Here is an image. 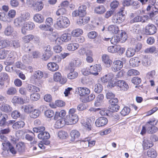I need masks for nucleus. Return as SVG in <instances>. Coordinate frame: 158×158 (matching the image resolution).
Returning a JSON list of instances; mask_svg holds the SVG:
<instances>
[{
    "instance_id": "1",
    "label": "nucleus",
    "mask_w": 158,
    "mask_h": 158,
    "mask_svg": "<svg viewBox=\"0 0 158 158\" xmlns=\"http://www.w3.org/2000/svg\"><path fill=\"white\" fill-rule=\"evenodd\" d=\"M70 24V21L68 18L65 16H61L57 19L54 26L57 29H61L67 28Z\"/></svg>"
},
{
    "instance_id": "2",
    "label": "nucleus",
    "mask_w": 158,
    "mask_h": 158,
    "mask_svg": "<svg viewBox=\"0 0 158 158\" xmlns=\"http://www.w3.org/2000/svg\"><path fill=\"white\" fill-rule=\"evenodd\" d=\"M26 3L36 12L41 11L44 6L42 1L39 0H26Z\"/></svg>"
},
{
    "instance_id": "3",
    "label": "nucleus",
    "mask_w": 158,
    "mask_h": 158,
    "mask_svg": "<svg viewBox=\"0 0 158 158\" xmlns=\"http://www.w3.org/2000/svg\"><path fill=\"white\" fill-rule=\"evenodd\" d=\"M102 67L100 64H96L94 66H91L89 69V71H86V69H83L82 70L83 74L84 75H89V73L94 75L97 76L98 74V72L101 71Z\"/></svg>"
},
{
    "instance_id": "4",
    "label": "nucleus",
    "mask_w": 158,
    "mask_h": 158,
    "mask_svg": "<svg viewBox=\"0 0 158 158\" xmlns=\"http://www.w3.org/2000/svg\"><path fill=\"white\" fill-rule=\"evenodd\" d=\"M114 76L112 73H110L101 77L100 79L101 81L103 83L108 82V85L110 87H114Z\"/></svg>"
},
{
    "instance_id": "5",
    "label": "nucleus",
    "mask_w": 158,
    "mask_h": 158,
    "mask_svg": "<svg viewBox=\"0 0 158 158\" xmlns=\"http://www.w3.org/2000/svg\"><path fill=\"white\" fill-rule=\"evenodd\" d=\"M156 120L153 119L148 122L146 124V127L147 128V131L148 133L149 134H152L156 132L158 130L157 128L155 126L157 123V121L154 123Z\"/></svg>"
},
{
    "instance_id": "6",
    "label": "nucleus",
    "mask_w": 158,
    "mask_h": 158,
    "mask_svg": "<svg viewBox=\"0 0 158 158\" xmlns=\"http://www.w3.org/2000/svg\"><path fill=\"white\" fill-rule=\"evenodd\" d=\"M126 62V60L122 59V60H114L111 67L112 71L116 72L120 70L123 67V62Z\"/></svg>"
},
{
    "instance_id": "7",
    "label": "nucleus",
    "mask_w": 158,
    "mask_h": 158,
    "mask_svg": "<svg viewBox=\"0 0 158 158\" xmlns=\"http://www.w3.org/2000/svg\"><path fill=\"white\" fill-rule=\"evenodd\" d=\"M35 27L34 23L31 22H26L23 25L21 30L22 33L24 35L26 34L28 31L33 29Z\"/></svg>"
},
{
    "instance_id": "8",
    "label": "nucleus",
    "mask_w": 158,
    "mask_h": 158,
    "mask_svg": "<svg viewBox=\"0 0 158 158\" xmlns=\"http://www.w3.org/2000/svg\"><path fill=\"white\" fill-rule=\"evenodd\" d=\"M145 30L146 35H152L156 32V28L154 25L149 23L145 27Z\"/></svg>"
},
{
    "instance_id": "9",
    "label": "nucleus",
    "mask_w": 158,
    "mask_h": 158,
    "mask_svg": "<svg viewBox=\"0 0 158 158\" xmlns=\"http://www.w3.org/2000/svg\"><path fill=\"white\" fill-rule=\"evenodd\" d=\"M5 35L6 36H13L14 38L17 35V32L13 27L10 25L8 26L5 29L4 32Z\"/></svg>"
},
{
    "instance_id": "10",
    "label": "nucleus",
    "mask_w": 158,
    "mask_h": 158,
    "mask_svg": "<svg viewBox=\"0 0 158 158\" xmlns=\"http://www.w3.org/2000/svg\"><path fill=\"white\" fill-rule=\"evenodd\" d=\"M115 84L114 87L117 86L118 88L120 89L121 90L123 91L127 90L129 86L123 80H119L116 82L114 81Z\"/></svg>"
},
{
    "instance_id": "11",
    "label": "nucleus",
    "mask_w": 158,
    "mask_h": 158,
    "mask_svg": "<svg viewBox=\"0 0 158 158\" xmlns=\"http://www.w3.org/2000/svg\"><path fill=\"white\" fill-rule=\"evenodd\" d=\"M76 91L78 92L79 95L82 97L87 96L90 93V90L88 88L85 87L77 88Z\"/></svg>"
},
{
    "instance_id": "12",
    "label": "nucleus",
    "mask_w": 158,
    "mask_h": 158,
    "mask_svg": "<svg viewBox=\"0 0 158 158\" xmlns=\"http://www.w3.org/2000/svg\"><path fill=\"white\" fill-rule=\"evenodd\" d=\"M107 122L108 120L106 118L102 117L98 118L96 120L95 124L97 127H102L106 125Z\"/></svg>"
},
{
    "instance_id": "13",
    "label": "nucleus",
    "mask_w": 158,
    "mask_h": 158,
    "mask_svg": "<svg viewBox=\"0 0 158 158\" xmlns=\"http://www.w3.org/2000/svg\"><path fill=\"white\" fill-rule=\"evenodd\" d=\"M78 119L77 115H67L66 121L70 125L76 123L78 121Z\"/></svg>"
},
{
    "instance_id": "14",
    "label": "nucleus",
    "mask_w": 158,
    "mask_h": 158,
    "mask_svg": "<svg viewBox=\"0 0 158 158\" xmlns=\"http://www.w3.org/2000/svg\"><path fill=\"white\" fill-rule=\"evenodd\" d=\"M2 145L4 147V149L6 150L9 149L10 152L13 154L16 153L17 151L14 148L11 144L9 142H5L2 143Z\"/></svg>"
},
{
    "instance_id": "15",
    "label": "nucleus",
    "mask_w": 158,
    "mask_h": 158,
    "mask_svg": "<svg viewBox=\"0 0 158 158\" xmlns=\"http://www.w3.org/2000/svg\"><path fill=\"white\" fill-rule=\"evenodd\" d=\"M104 96L103 94H100L98 95L96 98V100L94 102V105L96 106H101L102 104Z\"/></svg>"
},
{
    "instance_id": "16",
    "label": "nucleus",
    "mask_w": 158,
    "mask_h": 158,
    "mask_svg": "<svg viewBox=\"0 0 158 158\" xmlns=\"http://www.w3.org/2000/svg\"><path fill=\"white\" fill-rule=\"evenodd\" d=\"M79 47L78 44L72 42L68 44L67 46V49L70 51H74L78 49Z\"/></svg>"
},
{
    "instance_id": "17",
    "label": "nucleus",
    "mask_w": 158,
    "mask_h": 158,
    "mask_svg": "<svg viewBox=\"0 0 158 158\" xmlns=\"http://www.w3.org/2000/svg\"><path fill=\"white\" fill-rule=\"evenodd\" d=\"M47 67L49 70L52 72L56 71L59 69L58 65L55 63L53 62L48 63Z\"/></svg>"
},
{
    "instance_id": "18",
    "label": "nucleus",
    "mask_w": 158,
    "mask_h": 158,
    "mask_svg": "<svg viewBox=\"0 0 158 158\" xmlns=\"http://www.w3.org/2000/svg\"><path fill=\"white\" fill-rule=\"evenodd\" d=\"M34 21L38 23H41L44 22V19L43 16L40 14H36L33 17Z\"/></svg>"
},
{
    "instance_id": "19",
    "label": "nucleus",
    "mask_w": 158,
    "mask_h": 158,
    "mask_svg": "<svg viewBox=\"0 0 158 158\" xmlns=\"http://www.w3.org/2000/svg\"><path fill=\"white\" fill-rule=\"evenodd\" d=\"M103 40L106 41H110L111 44H116L119 41H120L119 36H114L111 39L110 38H105Z\"/></svg>"
},
{
    "instance_id": "20",
    "label": "nucleus",
    "mask_w": 158,
    "mask_h": 158,
    "mask_svg": "<svg viewBox=\"0 0 158 158\" xmlns=\"http://www.w3.org/2000/svg\"><path fill=\"white\" fill-rule=\"evenodd\" d=\"M91 122L89 119L87 118L86 120H82L81 123L84 127H85L87 130L89 131L91 130V125L90 123Z\"/></svg>"
},
{
    "instance_id": "21",
    "label": "nucleus",
    "mask_w": 158,
    "mask_h": 158,
    "mask_svg": "<svg viewBox=\"0 0 158 158\" xmlns=\"http://www.w3.org/2000/svg\"><path fill=\"white\" fill-rule=\"evenodd\" d=\"M8 54L9 57L10 58H12L13 60L9 62H5V63L7 65H10L14 63L15 60L17 58L18 56L16 52L14 51L11 52L9 54L8 53Z\"/></svg>"
},
{
    "instance_id": "22",
    "label": "nucleus",
    "mask_w": 158,
    "mask_h": 158,
    "mask_svg": "<svg viewBox=\"0 0 158 158\" xmlns=\"http://www.w3.org/2000/svg\"><path fill=\"white\" fill-rule=\"evenodd\" d=\"M140 60L137 57L132 58L129 61L130 65L133 67L138 66L140 64Z\"/></svg>"
},
{
    "instance_id": "23",
    "label": "nucleus",
    "mask_w": 158,
    "mask_h": 158,
    "mask_svg": "<svg viewBox=\"0 0 158 158\" xmlns=\"http://www.w3.org/2000/svg\"><path fill=\"white\" fill-rule=\"evenodd\" d=\"M144 52L145 53L158 54V48H156L154 46H152L146 48L144 50Z\"/></svg>"
},
{
    "instance_id": "24",
    "label": "nucleus",
    "mask_w": 158,
    "mask_h": 158,
    "mask_svg": "<svg viewBox=\"0 0 158 158\" xmlns=\"http://www.w3.org/2000/svg\"><path fill=\"white\" fill-rule=\"evenodd\" d=\"M38 138L41 139L45 140L49 139L50 135L49 133L47 131H43L38 135Z\"/></svg>"
},
{
    "instance_id": "25",
    "label": "nucleus",
    "mask_w": 158,
    "mask_h": 158,
    "mask_svg": "<svg viewBox=\"0 0 158 158\" xmlns=\"http://www.w3.org/2000/svg\"><path fill=\"white\" fill-rule=\"evenodd\" d=\"M1 110L5 113H9L12 110V107L8 104H4L2 105L0 107Z\"/></svg>"
},
{
    "instance_id": "26",
    "label": "nucleus",
    "mask_w": 158,
    "mask_h": 158,
    "mask_svg": "<svg viewBox=\"0 0 158 158\" xmlns=\"http://www.w3.org/2000/svg\"><path fill=\"white\" fill-rule=\"evenodd\" d=\"M86 6L85 5H82L78 7V10L80 14V17H83L86 14Z\"/></svg>"
},
{
    "instance_id": "27",
    "label": "nucleus",
    "mask_w": 158,
    "mask_h": 158,
    "mask_svg": "<svg viewBox=\"0 0 158 158\" xmlns=\"http://www.w3.org/2000/svg\"><path fill=\"white\" fill-rule=\"evenodd\" d=\"M25 123L22 121H19L15 123L12 125V128L16 130L23 127L25 125Z\"/></svg>"
},
{
    "instance_id": "28",
    "label": "nucleus",
    "mask_w": 158,
    "mask_h": 158,
    "mask_svg": "<svg viewBox=\"0 0 158 158\" xmlns=\"http://www.w3.org/2000/svg\"><path fill=\"white\" fill-rule=\"evenodd\" d=\"M108 29L110 32L114 34L118 33L119 31L118 27L115 25L110 26L108 27Z\"/></svg>"
},
{
    "instance_id": "29",
    "label": "nucleus",
    "mask_w": 158,
    "mask_h": 158,
    "mask_svg": "<svg viewBox=\"0 0 158 158\" xmlns=\"http://www.w3.org/2000/svg\"><path fill=\"white\" fill-rule=\"evenodd\" d=\"M153 143L151 141L148 139H144L143 142V146L144 149H147L153 146Z\"/></svg>"
},
{
    "instance_id": "30",
    "label": "nucleus",
    "mask_w": 158,
    "mask_h": 158,
    "mask_svg": "<svg viewBox=\"0 0 158 158\" xmlns=\"http://www.w3.org/2000/svg\"><path fill=\"white\" fill-rule=\"evenodd\" d=\"M83 33V30L80 28H77L73 30L71 34L73 37H77L82 35Z\"/></svg>"
},
{
    "instance_id": "31",
    "label": "nucleus",
    "mask_w": 158,
    "mask_h": 158,
    "mask_svg": "<svg viewBox=\"0 0 158 158\" xmlns=\"http://www.w3.org/2000/svg\"><path fill=\"white\" fill-rule=\"evenodd\" d=\"M78 73L74 71V69H72L69 73L67 75V77L70 79H73L78 76Z\"/></svg>"
},
{
    "instance_id": "32",
    "label": "nucleus",
    "mask_w": 158,
    "mask_h": 158,
    "mask_svg": "<svg viewBox=\"0 0 158 158\" xmlns=\"http://www.w3.org/2000/svg\"><path fill=\"white\" fill-rule=\"evenodd\" d=\"M80 136L79 132L76 130L72 131L70 133V136L71 137V140L73 141H74L76 139H77Z\"/></svg>"
},
{
    "instance_id": "33",
    "label": "nucleus",
    "mask_w": 158,
    "mask_h": 158,
    "mask_svg": "<svg viewBox=\"0 0 158 158\" xmlns=\"http://www.w3.org/2000/svg\"><path fill=\"white\" fill-rule=\"evenodd\" d=\"M81 61L80 59H75L72 61L69 64L71 67H78L81 65Z\"/></svg>"
},
{
    "instance_id": "34",
    "label": "nucleus",
    "mask_w": 158,
    "mask_h": 158,
    "mask_svg": "<svg viewBox=\"0 0 158 158\" xmlns=\"http://www.w3.org/2000/svg\"><path fill=\"white\" fill-rule=\"evenodd\" d=\"M65 122L64 119L60 118L56 122L54 127L56 129L60 128L63 127Z\"/></svg>"
},
{
    "instance_id": "35",
    "label": "nucleus",
    "mask_w": 158,
    "mask_h": 158,
    "mask_svg": "<svg viewBox=\"0 0 158 158\" xmlns=\"http://www.w3.org/2000/svg\"><path fill=\"white\" fill-rule=\"evenodd\" d=\"M102 61L106 64L110 66L112 63V61L110 59L109 56L106 54H104L102 56Z\"/></svg>"
},
{
    "instance_id": "36",
    "label": "nucleus",
    "mask_w": 158,
    "mask_h": 158,
    "mask_svg": "<svg viewBox=\"0 0 158 158\" xmlns=\"http://www.w3.org/2000/svg\"><path fill=\"white\" fill-rule=\"evenodd\" d=\"M106 9L104 6L102 5L98 6L96 7L94 9L95 12L98 14H101L104 13Z\"/></svg>"
},
{
    "instance_id": "37",
    "label": "nucleus",
    "mask_w": 158,
    "mask_h": 158,
    "mask_svg": "<svg viewBox=\"0 0 158 158\" xmlns=\"http://www.w3.org/2000/svg\"><path fill=\"white\" fill-rule=\"evenodd\" d=\"M33 108V105L30 104L23 105L21 107V109H23L24 112L27 113H30Z\"/></svg>"
},
{
    "instance_id": "38",
    "label": "nucleus",
    "mask_w": 158,
    "mask_h": 158,
    "mask_svg": "<svg viewBox=\"0 0 158 158\" xmlns=\"http://www.w3.org/2000/svg\"><path fill=\"white\" fill-rule=\"evenodd\" d=\"M10 45V42L8 40H5L0 41V49L8 47Z\"/></svg>"
},
{
    "instance_id": "39",
    "label": "nucleus",
    "mask_w": 158,
    "mask_h": 158,
    "mask_svg": "<svg viewBox=\"0 0 158 158\" xmlns=\"http://www.w3.org/2000/svg\"><path fill=\"white\" fill-rule=\"evenodd\" d=\"M61 39L64 42H67L70 40L71 39V36L69 33H64L61 36Z\"/></svg>"
},
{
    "instance_id": "40",
    "label": "nucleus",
    "mask_w": 158,
    "mask_h": 158,
    "mask_svg": "<svg viewBox=\"0 0 158 158\" xmlns=\"http://www.w3.org/2000/svg\"><path fill=\"white\" fill-rule=\"evenodd\" d=\"M66 114V112L64 110H61L59 112H56L54 117V119L56 120L59 117L60 118L64 117Z\"/></svg>"
},
{
    "instance_id": "41",
    "label": "nucleus",
    "mask_w": 158,
    "mask_h": 158,
    "mask_svg": "<svg viewBox=\"0 0 158 158\" xmlns=\"http://www.w3.org/2000/svg\"><path fill=\"white\" fill-rule=\"evenodd\" d=\"M147 155L149 157L151 158H155L157 156V153L154 149L151 148L148 150Z\"/></svg>"
},
{
    "instance_id": "42",
    "label": "nucleus",
    "mask_w": 158,
    "mask_h": 158,
    "mask_svg": "<svg viewBox=\"0 0 158 158\" xmlns=\"http://www.w3.org/2000/svg\"><path fill=\"white\" fill-rule=\"evenodd\" d=\"M12 102L14 103L23 104V98H19L17 96H15L12 98Z\"/></svg>"
},
{
    "instance_id": "43",
    "label": "nucleus",
    "mask_w": 158,
    "mask_h": 158,
    "mask_svg": "<svg viewBox=\"0 0 158 158\" xmlns=\"http://www.w3.org/2000/svg\"><path fill=\"white\" fill-rule=\"evenodd\" d=\"M40 112L39 110L35 109L30 113V116L31 118H36L39 116Z\"/></svg>"
},
{
    "instance_id": "44",
    "label": "nucleus",
    "mask_w": 158,
    "mask_h": 158,
    "mask_svg": "<svg viewBox=\"0 0 158 158\" xmlns=\"http://www.w3.org/2000/svg\"><path fill=\"white\" fill-rule=\"evenodd\" d=\"M33 37V35L29 34L23 36L22 38V39L24 42L27 43L32 40Z\"/></svg>"
},
{
    "instance_id": "45",
    "label": "nucleus",
    "mask_w": 158,
    "mask_h": 158,
    "mask_svg": "<svg viewBox=\"0 0 158 158\" xmlns=\"http://www.w3.org/2000/svg\"><path fill=\"white\" fill-rule=\"evenodd\" d=\"M27 88L28 90L31 92H38L40 91L38 88L31 84L28 85Z\"/></svg>"
},
{
    "instance_id": "46",
    "label": "nucleus",
    "mask_w": 158,
    "mask_h": 158,
    "mask_svg": "<svg viewBox=\"0 0 158 158\" xmlns=\"http://www.w3.org/2000/svg\"><path fill=\"white\" fill-rule=\"evenodd\" d=\"M43 76V72L40 70L35 71L33 74V77L35 79H40Z\"/></svg>"
},
{
    "instance_id": "47",
    "label": "nucleus",
    "mask_w": 158,
    "mask_h": 158,
    "mask_svg": "<svg viewBox=\"0 0 158 158\" xmlns=\"http://www.w3.org/2000/svg\"><path fill=\"white\" fill-rule=\"evenodd\" d=\"M16 148L19 152H23L25 150V145L23 142H19L16 146Z\"/></svg>"
},
{
    "instance_id": "48",
    "label": "nucleus",
    "mask_w": 158,
    "mask_h": 158,
    "mask_svg": "<svg viewBox=\"0 0 158 158\" xmlns=\"http://www.w3.org/2000/svg\"><path fill=\"white\" fill-rule=\"evenodd\" d=\"M120 106L117 104H112L110 106L109 111L115 112H117L119 109Z\"/></svg>"
},
{
    "instance_id": "49",
    "label": "nucleus",
    "mask_w": 158,
    "mask_h": 158,
    "mask_svg": "<svg viewBox=\"0 0 158 158\" xmlns=\"http://www.w3.org/2000/svg\"><path fill=\"white\" fill-rule=\"evenodd\" d=\"M135 52V50L133 48H128L126 52V55L127 57H130L134 55Z\"/></svg>"
},
{
    "instance_id": "50",
    "label": "nucleus",
    "mask_w": 158,
    "mask_h": 158,
    "mask_svg": "<svg viewBox=\"0 0 158 158\" xmlns=\"http://www.w3.org/2000/svg\"><path fill=\"white\" fill-rule=\"evenodd\" d=\"M39 29L42 31H51L53 29L51 27H49L47 25L44 24H40L39 26Z\"/></svg>"
},
{
    "instance_id": "51",
    "label": "nucleus",
    "mask_w": 158,
    "mask_h": 158,
    "mask_svg": "<svg viewBox=\"0 0 158 158\" xmlns=\"http://www.w3.org/2000/svg\"><path fill=\"white\" fill-rule=\"evenodd\" d=\"M9 51L7 50L3 49L0 51V59L5 58L8 54Z\"/></svg>"
},
{
    "instance_id": "52",
    "label": "nucleus",
    "mask_w": 158,
    "mask_h": 158,
    "mask_svg": "<svg viewBox=\"0 0 158 158\" xmlns=\"http://www.w3.org/2000/svg\"><path fill=\"white\" fill-rule=\"evenodd\" d=\"M30 98L32 101H37L40 99V95L39 93H33L30 95Z\"/></svg>"
},
{
    "instance_id": "53",
    "label": "nucleus",
    "mask_w": 158,
    "mask_h": 158,
    "mask_svg": "<svg viewBox=\"0 0 158 158\" xmlns=\"http://www.w3.org/2000/svg\"><path fill=\"white\" fill-rule=\"evenodd\" d=\"M30 15L28 13L24 12L21 14V16L19 17L23 21L28 20L30 18Z\"/></svg>"
},
{
    "instance_id": "54",
    "label": "nucleus",
    "mask_w": 158,
    "mask_h": 158,
    "mask_svg": "<svg viewBox=\"0 0 158 158\" xmlns=\"http://www.w3.org/2000/svg\"><path fill=\"white\" fill-rule=\"evenodd\" d=\"M23 22L22 19L19 17L15 19L14 24L15 27H19L22 25Z\"/></svg>"
},
{
    "instance_id": "55",
    "label": "nucleus",
    "mask_w": 158,
    "mask_h": 158,
    "mask_svg": "<svg viewBox=\"0 0 158 158\" xmlns=\"http://www.w3.org/2000/svg\"><path fill=\"white\" fill-rule=\"evenodd\" d=\"M35 135L32 132H31L29 134H27L25 135L26 139L30 141H32L35 137Z\"/></svg>"
},
{
    "instance_id": "56",
    "label": "nucleus",
    "mask_w": 158,
    "mask_h": 158,
    "mask_svg": "<svg viewBox=\"0 0 158 158\" xmlns=\"http://www.w3.org/2000/svg\"><path fill=\"white\" fill-rule=\"evenodd\" d=\"M130 109L127 107H124L120 112L121 114L123 116H126L129 113Z\"/></svg>"
},
{
    "instance_id": "57",
    "label": "nucleus",
    "mask_w": 158,
    "mask_h": 158,
    "mask_svg": "<svg viewBox=\"0 0 158 158\" xmlns=\"http://www.w3.org/2000/svg\"><path fill=\"white\" fill-rule=\"evenodd\" d=\"M139 74V72L138 71L134 69H131L128 70L127 73V74L128 76L137 75Z\"/></svg>"
},
{
    "instance_id": "58",
    "label": "nucleus",
    "mask_w": 158,
    "mask_h": 158,
    "mask_svg": "<svg viewBox=\"0 0 158 158\" xmlns=\"http://www.w3.org/2000/svg\"><path fill=\"white\" fill-rule=\"evenodd\" d=\"M67 13L66 9L64 8L61 7L57 10L56 12V15L59 16L66 14Z\"/></svg>"
},
{
    "instance_id": "59",
    "label": "nucleus",
    "mask_w": 158,
    "mask_h": 158,
    "mask_svg": "<svg viewBox=\"0 0 158 158\" xmlns=\"http://www.w3.org/2000/svg\"><path fill=\"white\" fill-rule=\"evenodd\" d=\"M102 90V86L100 84H97L94 86V91L97 93H100Z\"/></svg>"
},
{
    "instance_id": "60",
    "label": "nucleus",
    "mask_w": 158,
    "mask_h": 158,
    "mask_svg": "<svg viewBox=\"0 0 158 158\" xmlns=\"http://www.w3.org/2000/svg\"><path fill=\"white\" fill-rule=\"evenodd\" d=\"M16 15V11L14 10H9L7 14L8 21L9 19L14 18Z\"/></svg>"
},
{
    "instance_id": "61",
    "label": "nucleus",
    "mask_w": 158,
    "mask_h": 158,
    "mask_svg": "<svg viewBox=\"0 0 158 158\" xmlns=\"http://www.w3.org/2000/svg\"><path fill=\"white\" fill-rule=\"evenodd\" d=\"M58 137L61 139H65L68 136V134L67 132L64 131H60L58 134Z\"/></svg>"
},
{
    "instance_id": "62",
    "label": "nucleus",
    "mask_w": 158,
    "mask_h": 158,
    "mask_svg": "<svg viewBox=\"0 0 158 158\" xmlns=\"http://www.w3.org/2000/svg\"><path fill=\"white\" fill-rule=\"evenodd\" d=\"M7 118V116L6 114H4L3 115V118L0 121V126L4 127L6 125V118Z\"/></svg>"
},
{
    "instance_id": "63",
    "label": "nucleus",
    "mask_w": 158,
    "mask_h": 158,
    "mask_svg": "<svg viewBox=\"0 0 158 158\" xmlns=\"http://www.w3.org/2000/svg\"><path fill=\"white\" fill-rule=\"evenodd\" d=\"M16 92V89L15 88L11 87L8 89L6 94L9 95H13L15 94Z\"/></svg>"
},
{
    "instance_id": "64",
    "label": "nucleus",
    "mask_w": 158,
    "mask_h": 158,
    "mask_svg": "<svg viewBox=\"0 0 158 158\" xmlns=\"http://www.w3.org/2000/svg\"><path fill=\"white\" fill-rule=\"evenodd\" d=\"M53 78L55 81H60L61 78V75L60 73L59 72L55 73L54 75Z\"/></svg>"
}]
</instances>
